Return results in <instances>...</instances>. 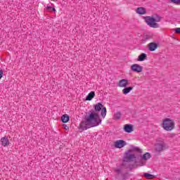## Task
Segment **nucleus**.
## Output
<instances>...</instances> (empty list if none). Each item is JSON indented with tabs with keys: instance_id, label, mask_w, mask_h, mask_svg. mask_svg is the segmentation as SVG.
<instances>
[{
	"instance_id": "obj_1",
	"label": "nucleus",
	"mask_w": 180,
	"mask_h": 180,
	"mask_svg": "<svg viewBox=\"0 0 180 180\" xmlns=\"http://www.w3.org/2000/svg\"><path fill=\"white\" fill-rule=\"evenodd\" d=\"M102 123V120L99 116L98 112H95L94 110L89 111V115H86L84 117V120L82 121L80 124V128L82 130H88L89 127L88 126H91V127H96V126H99Z\"/></svg>"
},
{
	"instance_id": "obj_2",
	"label": "nucleus",
	"mask_w": 180,
	"mask_h": 180,
	"mask_svg": "<svg viewBox=\"0 0 180 180\" xmlns=\"http://www.w3.org/2000/svg\"><path fill=\"white\" fill-rule=\"evenodd\" d=\"M131 150H129L125 152L122 159V163L120 166L122 168H125V169H129V171L134 169V165L127 164L126 162H130L131 161H134V160H136V155L131 153Z\"/></svg>"
},
{
	"instance_id": "obj_3",
	"label": "nucleus",
	"mask_w": 180,
	"mask_h": 180,
	"mask_svg": "<svg viewBox=\"0 0 180 180\" xmlns=\"http://www.w3.org/2000/svg\"><path fill=\"white\" fill-rule=\"evenodd\" d=\"M143 19L150 27H153V29H158V27H160V24L157 23V22H161V16L158 15H156L155 18L146 16L144 17Z\"/></svg>"
},
{
	"instance_id": "obj_4",
	"label": "nucleus",
	"mask_w": 180,
	"mask_h": 180,
	"mask_svg": "<svg viewBox=\"0 0 180 180\" xmlns=\"http://www.w3.org/2000/svg\"><path fill=\"white\" fill-rule=\"evenodd\" d=\"M114 172H115V179L118 180H127L130 179L131 174L128 172H123V167L120 166L119 167L115 168Z\"/></svg>"
},
{
	"instance_id": "obj_5",
	"label": "nucleus",
	"mask_w": 180,
	"mask_h": 180,
	"mask_svg": "<svg viewBox=\"0 0 180 180\" xmlns=\"http://www.w3.org/2000/svg\"><path fill=\"white\" fill-rule=\"evenodd\" d=\"M162 127L166 131H171L175 127V122L169 118L163 120Z\"/></svg>"
},
{
	"instance_id": "obj_6",
	"label": "nucleus",
	"mask_w": 180,
	"mask_h": 180,
	"mask_svg": "<svg viewBox=\"0 0 180 180\" xmlns=\"http://www.w3.org/2000/svg\"><path fill=\"white\" fill-rule=\"evenodd\" d=\"M167 148V145L164 142H159L155 145V151L156 154H160L162 153L164 150Z\"/></svg>"
},
{
	"instance_id": "obj_7",
	"label": "nucleus",
	"mask_w": 180,
	"mask_h": 180,
	"mask_svg": "<svg viewBox=\"0 0 180 180\" xmlns=\"http://www.w3.org/2000/svg\"><path fill=\"white\" fill-rule=\"evenodd\" d=\"M131 70L134 72H141L143 71V66L139 64H134L131 66Z\"/></svg>"
},
{
	"instance_id": "obj_8",
	"label": "nucleus",
	"mask_w": 180,
	"mask_h": 180,
	"mask_svg": "<svg viewBox=\"0 0 180 180\" xmlns=\"http://www.w3.org/2000/svg\"><path fill=\"white\" fill-rule=\"evenodd\" d=\"M127 143H126V141H123V140H119V141H116L115 142V148H123V147H124V146H126Z\"/></svg>"
},
{
	"instance_id": "obj_9",
	"label": "nucleus",
	"mask_w": 180,
	"mask_h": 180,
	"mask_svg": "<svg viewBox=\"0 0 180 180\" xmlns=\"http://www.w3.org/2000/svg\"><path fill=\"white\" fill-rule=\"evenodd\" d=\"M0 143L3 147H8L11 143L9 142V139H8V137L5 136L4 137H2L0 140Z\"/></svg>"
},
{
	"instance_id": "obj_10",
	"label": "nucleus",
	"mask_w": 180,
	"mask_h": 180,
	"mask_svg": "<svg viewBox=\"0 0 180 180\" xmlns=\"http://www.w3.org/2000/svg\"><path fill=\"white\" fill-rule=\"evenodd\" d=\"M118 85L120 88H126L129 85V80L122 79L120 81Z\"/></svg>"
},
{
	"instance_id": "obj_11",
	"label": "nucleus",
	"mask_w": 180,
	"mask_h": 180,
	"mask_svg": "<svg viewBox=\"0 0 180 180\" xmlns=\"http://www.w3.org/2000/svg\"><path fill=\"white\" fill-rule=\"evenodd\" d=\"M158 49V44H157L155 42H151L148 44V50L150 51H155Z\"/></svg>"
},
{
	"instance_id": "obj_12",
	"label": "nucleus",
	"mask_w": 180,
	"mask_h": 180,
	"mask_svg": "<svg viewBox=\"0 0 180 180\" xmlns=\"http://www.w3.org/2000/svg\"><path fill=\"white\" fill-rule=\"evenodd\" d=\"M124 130L126 133H131V131H133V125L125 124L124 126Z\"/></svg>"
},
{
	"instance_id": "obj_13",
	"label": "nucleus",
	"mask_w": 180,
	"mask_h": 180,
	"mask_svg": "<svg viewBox=\"0 0 180 180\" xmlns=\"http://www.w3.org/2000/svg\"><path fill=\"white\" fill-rule=\"evenodd\" d=\"M102 108H103V105L101 103H98L94 105V110L95 112H101Z\"/></svg>"
},
{
	"instance_id": "obj_14",
	"label": "nucleus",
	"mask_w": 180,
	"mask_h": 180,
	"mask_svg": "<svg viewBox=\"0 0 180 180\" xmlns=\"http://www.w3.org/2000/svg\"><path fill=\"white\" fill-rule=\"evenodd\" d=\"M95 98V91H91L86 97V101H92Z\"/></svg>"
},
{
	"instance_id": "obj_15",
	"label": "nucleus",
	"mask_w": 180,
	"mask_h": 180,
	"mask_svg": "<svg viewBox=\"0 0 180 180\" xmlns=\"http://www.w3.org/2000/svg\"><path fill=\"white\" fill-rule=\"evenodd\" d=\"M61 120L63 123H68V122H70V116L67 114H65L61 117Z\"/></svg>"
},
{
	"instance_id": "obj_16",
	"label": "nucleus",
	"mask_w": 180,
	"mask_h": 180,
	"mask_svg": "<svg viewBox=\"0 0 180 180\" xmlns=\"http://www.w3.org/2000/svg\"><path fill=\"white\" fill-rule=\"evenodd\" d=\"M146 12V8H144V7H139L136 9V13H139V15H144Z\"/></svg>"
},
{
	"instance_id": "obj_17",
	"label": "nucleus",
	"mask_w": 180,
	"mask_h": 180,
	"mask_svg": "<svg viewBox=\"0 0 180 180\" xmlns=\"http://www.w3.org/2000/svg\"><path fill=\"white\" fill-rule=\"evenodd\" d=\"M130 91H133V86H129V87H125L123 90L122 92L124 95H127L130 92Z\"/></svg>"
},
{
	"instance_id": "obj_18",
	"label": "nucleus",
	"mask_w": 180,
	"mask_h": 180,
	"mask_svg": "<svg viewBox=\"0 0 180 180\" xmlns=\"http://www.w3.org/2000/svg\"><path fill=\"white\" fill-rule=\"evenodd\" d=\"M147 58V54L143 53L138 57V61H144Z\"/></svg>"
},
{
	"instance_id": "obj_19",
	"label": "nucleus",
	"mask_w": 180,
	"mask_h": 180,
	"mask_svg": "<svg viewBox=\"0 0 180 180\" xmlns=\"http://www.w3.org/2000/svg\"><path fill=\"white\" fill-rule=\"evenodd\" d=\"M121 117H122V112H117L114 114V117H113L114 120H120Z\"/></svg>"
},
{
	"instance_id": "obj_20",
	"label": "nucleus",
	"mask_w": 180,
	"mask_h": 180,
	"mask_svg": "<svg viewBox=\"0 0 180 180\" xmlns=\"http://www.w3.org/2000/svg\"><path fill=\"white\" fill-rule=\"evenodd\" d=\"M143 176L146 178V179H154V178H155V175H153L150 173H144Z\"/></svg>"
},
{
	"instance_id": "obj_21",
	"label": "nucleus",
	"mask_w": 180,
	"mask_h": 180,
	"mask_svg": "<svg viewBox=\"0 0 180 180\" xmlns=\"http://www.w3.org/2000/svg\"><path fill=\"white\" fill-rule=\"evenodd\" d=\"M150 158H151V155L149 153H146L142 156V160H144L145 161L150 160Z\"/></svg>"
},
{
	"instance_id": "obj_22",
	"label": "nucleus",
	"mask_w": 180,
	"mask_h": 180,
	"mask_svg": "<svg viewBox=\"0 0 180 180\" xmlns=\"http://www.w3.org/2000/svg\"><path fill=\"white\" fill-rule=\"evenodd\" d=\"M101 116L103 119L106 117V108L103 107L101 110Z\"/></svg>"
},
{
	"instance_id": "obj_23",
	"label": "nucleus",
	"mask_w": 180,
	"mask_h": 180,
	"mask_svg": "<svg viewBox=\"0 0 180 180\" xmlns=\"http://www.w3.org/2000/svg\"><path fill=\"white\" fill-rule=\"evenodd\" d=\"M132 150H133L134 151H137L138 153H141V149H140V148H137V147H134V148H132Z\"/></svg>"
},
{
	"instance_id": "obj_24",
	"label": "nucleus",
	"mask_w": 180,
	"mask_h": 180,
	"mask_svg": "<svg viewBox=\"0 0 180 180\" xmlns=\"http://www.w3.org/2000/svg\"><path fill=\"white\" fill-rule=\"evenodd\" d=\"M171 2H172V4H176V5H178L179 4H180V0H171Z\"/></svg>"
},
{
	"instance_id": "obj_25",
	"label": "nucleus",
	"mask_w": 180,
	"mask_h": 180,
	"mask_svg": "<svg viewBox=\"0 0 180 180\" xmlns=\"http://www.w3.org/2000/svg\"><path fill=\"white\" fill-rule=\"evenodd\" d=\"M174 32H175V33L180 34V27L176 28L174 30Z\"/></svg>"
},
{
	"instance_id": "obj_26",
	"label": "nucleus",
	"mask_w": 180,
	"mask_h": 180,
	"mask_svg": "<svg viewBox=\"0 0 180 180\" xmlns=\"http://www.w3.org/2000/svg\"><path fill=\"white\" fill-rule=\"evenodd\" d=\"M46 9H47V11H49V12H51V11H52V9H53V7L47 6Z\"/></svg>"
},
{
	"instance_id": "obj_27",
	"label": "nucleus",
	"mask_w": 180,
	"mask_h": 180,
	"mask_svg": "<svg viewBox=\"0 0 180 180\" xmlns=\"http://www.w3.org/2000/svg\"><path fill=\"white\" fill-rule=\"evenodd\" d=\"M63 127H64L65 130H69L70 127L67 124H63Z\"/></svg>"
},
{
	"instance_id": "obj_28",
	"label": "nucleus",
	"mask_w": 180,
	"mask_h": 180,
	"mask_svg": "<svg viewBox=\"0 0 180 180\" xmlns=\"http://www.w3.org/2000/svg\"><path fill=\"white\" fill-rule=\"evenodd\" d=\"M4 75V71L2 70H0V79L2 78Z\"/></svg>"
},
{
	"instance_id": "obj_29",
	"label": "nucleus",
	"mask_w": 180,
	"mask_h": 180,
	"mask_svg": "<svg viewBox=\"0 0 180 180\" xmlns=\"http://www.w3.org/2000/svg\"><path fill=\"white\" fill-rule=\"evenodd\" d=\"M51 12H56V8L54 7H53Z\"/></svg>"
}]
</instances>
